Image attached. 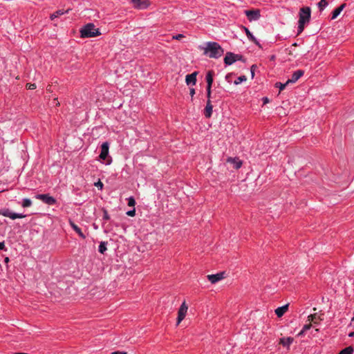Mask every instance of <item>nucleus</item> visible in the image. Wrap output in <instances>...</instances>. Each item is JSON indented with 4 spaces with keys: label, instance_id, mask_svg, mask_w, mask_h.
Wrapping results in <instances>:
<instances>
[{
    "label": "nucleus",
    "instance_id": "f257e3e1",
    "mask_svg": "<svg viewBox=\"0 0 354 354\" xmlns=\"http://www.w3.org/2000/svg\"><path fill=\"white\" fill-rule=\"evenodd\" d=\"M204 49V54L211 58L217 59L221 57L224 53L222 47L217 42L209 41L206 43Z\"/></svg>",
    "mask_w": 354,
    "mask_h": 354
},
{
    "label": "nucleus",
    "instance_id": "f03ea898",
    "mask_svg": "<svg viewBox=\"0 0 354 354\" xmlns=\"http://www.w3.org/2000/svg\"><path fill=\"white\" fill-rule=\"evenodd\" d=\"M310 16L311 10L310 7H303L300 8L299 13L297 35H299L303 32L305 24L308 23L310 21Z\"/></svg>",
    "mask_w": 354,
    "mask_h": 354
},
{
    "label": "nucleus",
    "instance_id": "7ed1b4c3",
    "mask_svg": "<svg viewBox=\"0 0 354 354\" xmlns=\"http://www.w3.org/2000/svg\"><path fill=\"white\" fill-rule=\"evenodd\" d=\"M80 34L82 38H88L100 35V32L98 28H95L93 24L89 23L82 27Z\"/></svg>",
    "mask_w": 354,
    "mask_h": 354
},
{
    "label": "nucleus",
    "instance_id": "20e7f679",
    "mask_svg": "<svg viewBox=\"0 0 354 354\" xmlns=\"http://www.w3.org/2000/svg\"><path fill=\"white\" fill-rule=\"evenodd\" d=\"M0 214L6 217H9L12 220L16 218H22L26 216L23 214L15 213L6 208L0 209Z\"/></svg>",
    "mask_w": 354,
    "mask_h": 354
},
{
    "label": "nucleus",
    "instance_id": "39448f33",
    "mask_svg": "<svg viewBox=\"0 0 354 354\" xmlns=\"http://www.w3.org/2000/svg\"><path fill=\"white\" fill-rule=\"evenodd\" d=\"M188 310V306L184 301L180 308L178 309V317H177V325H178L185 317L187 312Z\"/></svg>",
    "mask_w": 354,
    "mask_h": 354
},
{
    "label": "nucleus",
    "instance_id": "423d86ee",
    "mask_svg": "<svg viewBox=\"0 0 354 354\" xmlns=\"http://www.w3.org/2000/svg\"><path fill=\"white\" fill-rule=\"evenodd\" d=\"M35 197L49 205H53L56 203L55 198L48 194H38Z\"/></svg>",
    "mask_w": 354,
    "mask_h": 354
},
{
    "label": "nucleus",
    "instance_id": "0eeeda50",
    "mask_svg": "<svg viewBox=\"0 0 354 354\" xmlns=\"http://www.w3.org/2000/svg\"><path fill=\"white\" fill-rule=\"evenodd\" d=\"M245 14L250 21L258 20L261 17L259 10H248L245 11Z\"/></svg>",
    "mask_w": 354,
    "mask_h": 354
},
{
    "label": "nucleus",
    "instance_id": "6e6552de",
    "mask_svg": "<svg viewBox=\"0 0 354 354\" xmlns=\"http://www.w3.org/2000/svg\"><path fill=\"white\" fill-rule=\"evenodd\" d=\"M131 3L133 5V8L137 9H145L149 5L147 0H132Z\"/></svg>",
    "mask_w": 354,
    "mask_h": 354
},
{
    "label": "nucleus",
    "instance_id": "1a4fd4ad",
    "mask_svg": "<svg viewBox=\"0 0 354 354\" xmlns=\"http://www.w3.org/2000/svg\"><path fill=\"white\" fill-rule=\"evenodd\" d=\"M109 145L107 142H103L101 145V152L100 154V158L101 160H106L109 155Z\"/></svg>",
    "mask_w": 354,
    "mask_h": 354
},
{
    "label": "nucleus",
    "instance_id": "9d476101",
    "mask_svg": "<svg viewBox=\"0 0 354 354\" xmlns=\"http://www.w3.org/2000/svg\"><path fill=\"white\" fill-rule=\"evenodd\" d=\"M223 278H224V272H219L216 274L207 275V279L212 283H215L221 281Z\"/></svg>",
    "mask_w": 354,
    "mask_h": 354
},
{
    "label": "nucleus",
    "instance_id": "9b49d317",
    "mask_svg": "<svg viewBox=\"0 0 354 354\" xmlns=\"http://www.w3.org/2000/svg\"><path fill=\"white\" fill-rule=\"evenodd\" d=\"M304 72L302 70H297L293 73L290 79H288V83L296 82L303 75Z\"/></svg>",
    "mask_w": 354,
    "mask_h": 354
},
{
    "label": "nucleus",
    "instance_id": "f8f14e48",
    "mask_svg": "<svg viewBox=\"0 0 354 354\" xmlns=\"http://www.w3.org/2000/svg\"><path fill=\"white\" fill-rule=\"evenodd\" d=\"M294 339L292 337H282L279 339V344L287 348L288 350L290 349V344L293 342Z\"/></svg>",
    "mask_w": 354,
    "mask_h": 354
},
{
    "label": "nucleus",
    "instance_id": "ddd939ff",
    "mask_svg": "<svg viewBox=\"0 0 354 354\" xmlns=\"http://www.w3.org/2000/svg\"><path fill=\"white\" fill-rule=\"evenodd\" d=\"M196 75H197L196 72H194L192 74L187 75L186 77H185L186 84L187 85H189V84L195 85L196 82Z\"/></svg>",
    "mask_w": 354,
    "mask_h": 354
},
{
    "label": "nucleus",
    "instance_id": "4468645a",
    "mask_svg": "<svg viewBox=\"0 0 354 354\" xmlns=\"http://www.w3.org/2000/svg\"><path fill=\"white\" fill-rule=\"evenodd\" d=\"M227 162L232 164L234 169H239L242 166V162L238 158H228Z\"/></svg>",
    "mask_w": 354,
    "mask_h": 354
},
{
    "label": "nucleus",
    "instance_id": "2eb2a0df",
    "mask_svg": "<svg viewBox=\"0 0 354 354\" xmlns=\"http://www.w3.org/2000/svg\"><path fill=\"white\" fill-rule=\"evenodd\" d=\"M235 54L228 52L224 58V62L226 65H231L235 62Z\"/></svg>",
    "mask_w": 354,
    "mask_h": 354
},
{
    "label": "nucleus",
    "instance_id": "dca6fc26",
    "mask_svg": "<svg viewBox=\"0 0 354 354\" xmlns=\"http://www.w3.org/2000/svg\"><path fill=\"white\" fill-rule=\"evenodd\" d=\"M213 106L211 104L210 100H207V105L205 108L204 115L207 118H209L212 113Z\"/></svg>",
    "mask_w": 354,
    "mask_h": 354
},
{
    "label": "nucleus",
    "instance_id": "f3484780",
    "mask_svg": "<svg viewBox=\"0 0 354 354\" xmlns=\"http://www.w3.org/2000/svg\"><path fill=\"white\" fill-rule=\"evenodd\" d=\"M213 75H214V72L212 71H209L207 73L206 77H205L206 82H207V88H212V85L213 83Z\"/></svg>",
    "mask_w": 354,
    "mask_h": 354
},
{
    "label": "nucleus",
    "instance_id": "a211bd4d",
    "mask_svg": "<svg viewBox=\"0 0 354 354\" xmlns=\"http://www.w3.org/2000/svg\"><path fill=\"white\" fill-rule=\"evenodd\" d=\"M69 224H70L71 227L78 234V235L81 238H82V239H85L86 238V236L83 234V232H82L81 229L76 224H75L71 221H69Z\"/></svg>",
    "mask_w": 354,
    "mask_h": 354
},
{
    "label": "nucleus",
    "instance_id": "6ab92c4d",
    "mask_svg": "<svg viewBox=\"0 0 354 354\" xmlns=\"http://www.w3.org/2000/svg\"><path fill=\"white\" fill-rule=\"evenodd\" d=\"M288 304H286L283 306H281V307H279L277 308L276 310H275V313L276 315L279 317H281V316H283L284 315V313L288 310Z\"/></svg>",
    "mask_w": 354,
    "mask_h": 354
},
{
    "label": "nucleus",
    "instance_id": "aec40b11",
    "mask_svg": "<svg viewBox=\"0 0 354 354\" xmlns=\"http://www.w3.org/2000/svg\"><path fill=\"white\" fill-rule=\"evenodd\" d=\"M345 6H346V4L343 3L340 6H339L338 8H335L333 11L331 19H335V18H337L341 12L343 10V9L345 8Z\"/></svg>",
    "mask_w": 354,
    "mask_h": 354
},
{
    "label": "nucleus",
    "instance_id": "412c9836",
    "mask_svg": "<svg viewBox=\"0 0 354 354\" xmlns=\"http://www.w3.org/2000/svg\"><path fill=\"white\" fill-rule=\"evenodd\" d=\"M243 29H244V31L247 35V37H248V39L253 41L255 44L258 45L260 46V44L259 43V41L257 40V39L253 36V35L252 34V32L249 30V29L246 27H243Z\"/></svg>",
    "mask_w": 354,
    "mask_h": 354
},
{
    "label": "nucleus",
    "instance_id": "4be33fe9",
    "mask_svg": "<svg viewBox=\"0 0 354 354\" xmlns=\"http://www.w3.org/2000/svg\"><path fill=\"white\" fill-rule=\"evenodd\" d=\"M354 349L350 346L342 349L338 354H353Z\"/></svg>",
    "mask_w": 354,
    "mask_h": 354
},
{
    "label": "nucleus",
    "instance_id": "5701e85b",
    "mask_svg": "<svg viewBox=\"0 0 354 354\" xmlns=\"http://www.w3.org/2000/svg\"><path fill=\"white\" fill-rule=\"evenodd\" d=\"M66 12H68V10H66ZM64 13H65V12H64L63 10H57L50 15V19L54 20L55 18L58 17L60 15H62Z\"/></svg>",
    "mask_w": 354,
    "mask_h": 354
},
{
    "label": "nucleus",
    "instance_id": "b1692460",
    "mask_svg": "<svg viewBox=\"0 0 354 354\" xmlns=\"http://www.w3.org/2000/svg\"><path fill=\"white\" fill-rule=\"evenodd\" d=\"M106 250V242L102 241L100 243V244L98 247V251L101 254H104Z\"/></svg>",
    "mask_w": 354,
    "mask_h": 354
},
{
    "label": "nucleus",
    "instance_id": "393cba45",
    "mask_svg": "<svg viewBox=\"0 0 354 354\" xmlns=\"http://www.w3.org/2000/svg\"><path fill=\"white\" fill-rule=\"evenodd\" d=\"M32 205V201L29 198H24L21 202V206L23 207H28Z\"/></svg>",
    "mask_w": 354,
    "mask_h": 354
},
{
    "label": "nucleus",
    "instance_id": "a878e982",
    "mask_svg": "<svg viewBox=\"0 0 354 354\" xmlns=\"http://www.w3.org/2000/svg\"><path fill=\"white\" fill-rule=\"evenodd\" d=\"M327 5L328 2L326 0H321L317 4L320 10H323L327 6Z\"/></svg>",
    "mask_w": 354,
    "mask_h": 354
},
{
    "label": "nucleus",
    "instance_id": "bb28decb",
    "mask_svg": "<svg viewBox=\"0 0 354 354\" xmlns=\"http://www.w3.org/2000/svg\"><path fill=\"white\" fill-rule=\"evenodd\" d=\"M247 80V78L245 75H241V76H239L235 81H234V84L236 85H238L239 84H241V82H245Z\"/></svg>",
    "mask_w": 354,
    "mask_h": 354
},
{
    "label": "nucleus",
    "instance_id": "cd10ccee",
    "mask_svg": "<svg viewBox=\"0 0 354 354\" xmlns=\"http://www.w3.org/2000/svg\"><path fill=\"white\" fill-rule=\"evenodd\" d=\"M288 84H289V83H288V81H286V82L283 83V84L281 83V82H277L275 86H276V87H278L281 91L283 90L286 88V86Z\"/></svg>",
    "mask_w": 354,
    "mask_h": 354
},
{
    "label": "nucleus",
    "instance_id": "c85d7f7f",
    "mask_svg": "<svg viewBox=\"0 0 354 354\" xmlns=\"http://www.w3.org/2000/svg\"><path fill=\"white\" fill-rule=\"evenodd\" d=\"M136 205V201L133 197L131 196L128 198V205L130 207H134Z\"/></svg>",
    "mask_w": 354,
    "mask_h": 354
},
{
    "label": "nucleus",
    "instance_id": "c756f323",
    "mask_svg": "<svg viewBox=\"0 0 354 354\" xmlns=\"http://www.w3.org/2000/svg\"><path fill=\"white\" fill-rule=\"evenodd\" d=\"M184 37H185V36L183 34H178V35H174L172 37V39H176V40H180Z\"/></svg>",
    "mask_w": 354,
    "mask_h": 354
},
{
    "label": "nucleus",
    "instance_id": "7c9ffc66",
    "mask_svg": "<svg viewBox=\"0 0 354 354\" xmlns=\"http://www.w3.org/2000/svg\"><path fill=\"white\" fill-rule=\"evenodd\" d=\"M26 87L28 89L32 90V89L36 88V85L35 84L28 83L26 84Z\"/></svg>",
    "mask_w": 354,
    "mask_h": 354
},
{
    "label": "nucleus",
    "instance_id": "2f4dec72",
    "mask_svg": "<svg viewBox=\"0 0 354 354\" xmlns=\"http://www.w3.org/2000/svg\"><path fill=\"white\" fill-rule=\"evenodd\" d=\"M95 186H96L98 188H100V189H102V188H103V183L100 180H98L97 183H95Z\"/></svg>",
    "mask_w": 354,
    "mask_h": 354
},
{
    "label": "nucleus",
    "instance_id": "473e14b6",
    "mask_svg": "<svg viewBox=\"0 0 354 354\" xmlns=\"http://www.w3.org/2000/svg\"><path fill=\"white\" fill-rule=\"evenodd\" d=\"M127 214L130 216H134L136 214V210L135 209H133L132 210H129L127 212Z\"/></svg>",
    "mask_w": 354,
    "mask_h": 354
},
{
    "label": "nucleus",
    "instance_id": "72a5a7b5",
    "mask_svg": "<svg viewBox=\"0 0 354 354\" xmlns=\"http://www.w3.org/2000/svg\"><path fill=\"white\" fill-rule=\"evenodd\" d=\"M310 328H311V324H305V325L303 326L302 330H303L304 332H306V331H307L308 330H309Z\"/></svg>",
    "mask_w": 354,
    "mask_h": 354
},
{
    "label": "nucleus",
    "instance_id": "f704fd0d",
    "mask_svg": "<svg viewBox=\"0 0 354 354\" xmlns=\"http://www.w3.org/2000/svg\"><path fill=\"white\" fill-rule=\"evenodd\" d=\"M103 218L105 220H109L110 218L109 215L106 210H104Z\"/></svg>",
    "mask_w": 354,
    "mask_h": 354
},
{
    "label": "nucleus",
    "instance_id": "c9c22d12",
    "mask_svg": "<svg viewBox=\"0 0 354 354\" xmlns=\"http://www.w3.org/2000/svg\"><path fill=\"white\" fill-rule=\"evenodd\" d=\"M211 93H212L211 88H207V100H210Z\"/></svg>",
    "mask_w": 354,
    "mask_h": 354
},
{
    "label": "nucleus",
    "instance_id": "e433bc0d",
    "mask_svg": "<svg viewBox=\"0 0 354 354\" xmlns=\"http://www.w3.org/2000/svg\"><path fill=\"white\" fill-rule=\"evenodd\" d=\"M255 68H256L255 65H252V66H251V68H250L251 75H252V77H254V70H255Z\"/></svg>",
    "mask_w": 354,
    "mask_h": 354
},
{
    "label": "nucleus",
    "instance_id": "4c0bfd02",
    "mask_svg": "<svg viewBox=\"0 0 354 354\" xmlns=\"http://www.w3.org/2000/svg\"><path fill=\"white\" fill-rule=\"evenodd\" d=\"M316 315H310L308 316V320L309 321H314V319L315 318Z\"/></svg>",
    "mask_w": 354,
    "mask_h": 354
},
{
    "label": "nucleus",
    "instance_id": "58836bf2",
    "mask_svg": "<svg viewBox=\"0 0 354 354\" xmlns=\"http://www.w3.org/2000/svg\"><path fill=\"white\" fill-rule=\"evenodd\" d=\"M194 94H195V89L193 88H190V95L192 97H193Z\"/></svg>",
    "mask_w": 354,
    "mask_h": 354
},
{
    "label": "nucleus",
    "instance_id": "ea45409f",
    "mask_svg": "<svg viewBox=\"0 0 354 354\" xmlns=\"http://www.w3.org/2000/svg\"><path fill=\"white\" fill-rule=\"evenodd\" d=\"M111 354H127L126 352H120V351H114L112 352Z\"/></svg>",
    "mask_w": 354,
    "mask_h": 354
},
{
    "label": "nucleus",
    "instance_id": "a19ab883",
    "mask_svg": "<svg viewBox=\"0 0 354 354\" xmlns=\"http://www.w3.org/2000/svg\"><path fill=\"white\" fill-rule=\"evenodd\" d=\"M241 55L235 54V57H234V59H235V62H236V60H240V59H241Z\"/></svg>",
    "mask_w": 354,
    "mask_h": 354
},
{
    "label": "nucleus",
    "instance_id": "79ce46f5",
    "mask_svg": "<svg viewBox=\"0 0 354 354\" xmlns=\"http://www.w3.org/2000/svg\"><path fill=\"white\" fill-rule=\"evenodd\" d=\"M5 244L4 242H0V250L4 249Z\"/></svg>",
    "mask_w": 354,
    "mask_h": 354
},
{
    "label": "nucleus",
    "instance_id": "37998d69",
    "mask_svg": "<svg viewBox=\"0 0 354 354\" xmlns=\"http://www.w3.org/2000/svg\"><path fill=\"white\" fill-rule=\"evenodd\" d=\"M305 332L301 330L299 333H298V336H303L304 335Z\"/></svg>",
    "mask_w": 354,
    "mask_h": 354
},
{
    "label": "nucleus",
    "instance_id": "c03bdc74",
    "mask_svg": "<svg viewBox=\"0 0 354 354\" xmlns=\"http://www.w3.org/2000/svg\"><path fill=\"white\" fill-rule=\"evenodd\" d=\"M263 103H264V104L268 103V101H269V100H268V97H263Z\"/></svg>",
    "mask_w": 354,
    "mask_h": 354
},
{
    "label": "nucleus",
    "instance_id": "a18cd8bd",
    "mask_svg": "<svg viewBox=\"0 0 354 354\" xmlns=\"http://www.w3.org/2000/svg\"><path fill=\"white\" fill-rule=\"evenodd\" d=\"M4 261H5V263H8L9 262V258L8 257H6L5 259H4Z\"/></svg>",
    "mask_w": 354,
    "mask_h": 354
},
{
    "label": "nucleus",
    "instance_id": "49530a36",
    "mask_svg": "<svg viewBox=\"0 0 354 354\" xmlns=\"http://www.w3.org/2000/svg\"><path fill=\"white\" fill-rule=\"evenodd\" d=\"M349 337H354V331L348 335Z\"/></svg>",
    "mask_w": 354,
    "mask_h": 354
},
{
    "label": "nucleus",
    "instance_id": "de8ad7c7",
    "mask_svg": "<svg viewBox=\"0 0 354 354\" xmlns=\"http://www.w3.org/2000/svg\"><path fill=\"white\" fill-rule=\"evenodd\" d=\"M110 163H111V161H109V162H107V165H110Z\"/></svg>",
    "mask_w": 354,
    "mask_h": 354
},
{
    "label": "nucleus",
    "instance_id": "09e8293b",
    "mask_svg": "<svg viewBox=\"0 0 354 354\" xmlns=\"http://www.w3.org/2000/svg\"><path fill=\"white\" fill-rule=\"evenodd\" d=\"M131 1H132V0H129V3H131Z\"/></svg>",
    "mask_w": 354,
    "mask_h": 354
}]
</instances>
